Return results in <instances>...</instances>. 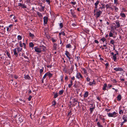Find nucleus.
<instances>
[{
    "mask_svg": "<svg viewBox=\"0 0 127 127\" xmlns=\"http://www.w3.org/2000/svg\"><path fill=\"white\" fill-rule=\"evenodd\" d=\"M22 47H22L23 46L25 48L26 45H25V43H23V44H22Z\"/></svg>",
    "mask_w": 127,
    "mask_h": 127,
    "instance_id": "52",
    "label": "nucleus"
},
{
    "mask_svg": "<svg viewBox=\"0 0 127 127\" xmlns=\"http://www.w3.org/2000/svg\"><path fill=\"white\" fill-rule=\"evenodd\" d=\"M102 12L100 11H97L96 12V13L94 14V15H96V17L98 18L99 17L100 14Z\"/></svg>",
    "mask_w": 127,
    "mask_h": 127,
    "instance_id": "6",
    "label": "nucleus"
},
{
    "mask_svg": "<svg viewBox=\"0 0 127 127\" xmlns=\"http://www.w3.org/2000/svg\"><path fill=\"white\" fill-rule=\"evenodd\" d=\"M97 125L98 127H103V126L102 125H100V123L99 122H98L97 123Z\"/></svg>",
    "mask_w": 127,
    "mask_h": 127,
    "instance_id": "32",
    "label": "nucleus"
},
{
    "mask_svg": "<svg viewBox=\"0 0 127 127\" xmlns=\"http://www.w3.org/2000/svg\"><path fill=\"white\" fill-rule=\"evenodd\" d=\"M109 36L110 37H113V33L112 32H110V33H109Z\"/></svg>",
    "mask_w": 127,
    "mask_h": 127,
    "instance_id": "43",
    "label": "nucleus"
},
{
    "mask_svg": "<svg viewBox=\"0 0 127 127\" xmlns=\"http://www.w3.org/2000/svg\"><path fill=\"white\" fill-rule=\"evenodd\" d=\"M123 119L125 118L126 119H127V116L126 115H124L122 117Z\"/></svg>",
    "mask_w": 127,
    "mask_h": 127,
    "instance_id": "47",
    "label": "nucleus"
},
{
    "mask_svg": "<svg viewBox=\"0 0 127 127\" xmlns=\"http://www.w3.org/2000/svg\"><path fill=\"white\" fill-rule=\"evenodd\" d=\"M110 43L113 45H114L115 43L114 40H113L111 39L110 42Z\"/></svg>",
    "mask_w": 127,
    "mask_h": 127,
    "instance_id": "30",
    "label": "nucleus"
},
{
    "mask_svg": "<svg viewBox=\"0 0 127 127\" xmlns=\"http://www.w3.org/2000/svg\"><path fill=\"white\" fill-rule=\"evenodd\" d=\"M41 10H40V11H43L44 10V6H42V5H41Z\"/></svg>",
    "mask_w": 127,
    "mask_h": 127,
    "instance_id": "39",
    "label": "nucleus"
},
{
    "mask_svg": "<svg viewBox=\"0 0 127 127\" xmlns=\"http://www.w3.org/2000/svg\"><path fill=\"white\" fill-rule=\"evenodd\" d=\"M120 15V16L123 18H125L126 17V15L124 13H121Z\"/></svg>",
    "mask_w": 127,
    "mask_h": 127,
    "instance_id": "22",
    "label": "nucleus"
},
{
    "mask_svg": "<svg viewBox=\"0 0 127 127\" xmlns=\"http://www.w3.org/2000/svg\"><path fill=\"white\" fill-rule=\"evenodd\" d=\"M108 86L109 88H110L112 87V86L110 84H108Z\"/></svg>",
    "mask_w": 127,
    "mask_h": 127,
    "instance_id": "59",
    "label": "nucleus"
},
{
    "mask_svg": "<svg viewBox=\"0 0 127 127\" xmlns=\"http://www.w3.org/2000/svg\"><path fill=\"white\" fill-rule=\"evenodd\" d=\"M76 76L77 78L78 79L83 78V77L80 73H77Z\"/></svg>",
    "mask_w": 127,
    "mask_h": 127,
    "instance_id": "3",
    "label": "nucleus"
},
{
    "mask_svg": "<svg viewBox=\"0 0 127 127\" xmlns=\"http://www.w3.org/2000/svg\"><path fill=\"white\" fill-rule=\"evenodd\" d=\"M113 57L114 61L115 62L117 60L116 54H115L113 56Z\"/></svg>",
    "mask_w": 127,
    "mask_h": 127,
    "instance_id": "19",
    "label": "nucleus"
},
{
    "mask_svg": "<svg viewBox=\"0 0 127 127\" xmlns=\"http://www.w3.org/2000/svg\"><path fill=\"white\" fill-rule=\"evenodd\" d=\"M111 81L113 82V83H116L117 81L113 79V80H112Z\"/></svg>",
    "mask_w": 127,
    "mask_h": 127,
    "instance_id": "38",
    "label": "nucleus"
},
{
    "mask_svg": "<svg viewBox=\"0 0 127 127\" xmlns=\"http://www.w3.org/2000/svg\"><path fill=\"white\" fill-rule=\"evenodd\" d=\"M48 73H45V75H44V76H43V79H45L46 78V76L47 75V74Z\"/></svg>",
    "mask_w": 127,
    "mask_h": 127,
    "instance_id": "45",
    "label": "nucleus"
},
{
    "mask_svg": "<svg viewBox=\"0 0 127 127\" xmlns=\"http://www.w3.org/2000/svg\"><path fill=\"white\" fill-rule=\"evenodd\" d=\"M44 67H43L42 69H41L40 70H39L40 73L41 74L42 72H43V70H44Z\"/></svg>",
    "mask_w": 127,
    "mask_h": 127,
    "instance_id": "31",
    "label": "nucleus"
},
{
    "mask_svg": "<svg viewBox=\"0 0 127 127\" xmlns=\"http://www.w3.org/2000/svg\"><path fill=\"white\" fill-rule=\"evenodd\" d=\"M47 73H48L47 75H48L49 78H51L52 77V74L51 73L49 72H47Z\"/></svg>",
    "mask_w": 127,
    "mask_h": 127,
    "instance_id": "25",
    "label": "nucleus"
},
{
    "mask_svg": "<svg viewBox=\"0 0 127 127\" xmlns=\"http://www.w3.org/2000/svg\"><path fill=\"white\" fill-rule=\"evenodd\" d=\"M52 105H55L56 103V102L54 100L52 102Z\"/></svg>",
    "mask_w": 127,
    "mask_h": 127,
    "instance_id": "34",
    "label": "nucleus"
},
{
    "mask_svg": "<svg viewBox=\"0 0 127 127\" xmlns=\"http://www.w3.org/2000/svg\"><path fill=\"white\" fill-rule=\"evenodd\" d=\"M32 97V96H31L30 95L29 98H28V100L29 101H30L31 100V98Z\"/></svg>",
    "mask_w": 127,
    "mask_h": 127,
    "instance_id": "51",
    "label": "nucleus"
},
{
    "mask_svg": "<svg viewBox=\"0 0 127 127\" xmlns=\"http://www.w3.org/2000/svg\"><path fill=\"white\" fill-rule=\"evenodd\" d=\"M122 98V96L121 95H119L117 97V100L119 101L121 100Z\"/></svg>",
    "mask_w": 127,
    "mask_h": 127,
    "instance_id": "11",
    "label": "nucleus"
},
{
    "mask_svg": "<svg viewBox=\"0 0 127 127\" xmlns=\"http://www.w3.org/2000/svg\"><path fill=\"white\" fill-rule=\"evenodd\" d=\"M64 92V90H61V91H60L59 92V94L60 95H62L63 93Z\"/></svg>",
    "mask_w": 127,
    "mask_h": 127,
    "instance_id": "28",
    "label": "nucleus"
},
{
    "mask_svg": "<svg viewBox=\"0 0 127 127\" xmlns=\"http://www.w3.org/2000/svg\"><path fill=\"white\" fill-rule=\"evenodd\" d=\"M113 7L115 8V10L116 11H117L118 10V8L116 7L115 6H114Z\"/></svg>",
    "mask_w": 127,
    "mask_h": 127,
    "instance_id": "35",
    "label": "nucleus"
},
{
    "mask_svg": "<svg viewBox=\"0 0 127 127\" xmlns=\"http://www.w3.org/2000/svg\"><path fill=\"white\" fill-rule=\"evenodd\" d=\"M57 44L56 43H54L53 44V50H55L57 48Z\"/></svg>",
    "mask_w": 127,
    "mask_h": 127,
    "instance_id": "13",
    "label": "nucleus"
},
{
    "mask_svg": "<svg viewBox=\"0 0 127 127\" xmlns=\"http://www.w3.org/2000/svg\"><path fill=\"white\" fill-rule=\"evenodd\" d=\"M22 50V48L19 47L16 48H15L13 50L14 54L15 55L16 57L18 56V53L20 52Z\"/></svg>",
    "mask_w": 127,
    "mask_h": 127,
    "instance_id": "1",
    "label": "nucleus"
},
{
    "mask_svg": "<svg viewBox=\"0 0 127 127\" xmlns=\"http://www.w3.org/2000/svg\"><path fill=\"white\" fill-rule=\"evenodd\" d=\"M6 54L8 56L9 58H10V54L7 51L6 52Z\"/></svg>",
    "mask_w": 127,
    "mask_h": 127,
    "instance_id": "50",
    "label": "nucleus"
},
{
    "mask_svg": "<svg viewBox=\"0 0 127 127\" xmlns=\"http://www.w3.org/2000/svg\"><path fill=\"white\" fill-rule=\"evenodd\" d=\"M66 47L67 48H71V46L70 44H68L66 45Z\"/></svg>",
    "mask_w": 127,
    "mask_h": 127,
    "instance_id": "21",
    "label": "nucleus"
},
{
    "mask_svg": "<svg viewBox=\"0 0 127 127\" xmlns=\"http://www.w3.org/2000/svg\"><path fill=\"white\" fill-rule=\"evenodd\" d=\"M22 7L23 8H27V7L25 5V4H22Z\"/></svg>",
    "mask_w": 127,
    "mask_h": 127,
    "instance_id": "40",
    "label": "nucleus"
},
{
    "mask_svg": "<svg viewBox=\"0 0 127 127\" xmlns=\"http://www.w3.org/2000/svg\"><path fill=\"white\" fill-rule=\"evenodd\" d=\"M71 3L73 5H75L76 4V2H75L72 1L70 3Z\"/></svg>",
    "mask_w": 127,
    "mask_h": 127,
    "instance_id": "53",
    "label": "nucleus"
},
{
    "mask_svg": "<svg viewBox=\"0 0 127 127\" xmlns=\"http://www.w3.org/2000/svg\"><path fill=\"white\" fill-rule=\"evenodd\" d=\"M37 14L39 17H43L42 14L38 12L37 11Z\"/></svg>",
    "mask_w": 127,
    "mask_h": 127,
    "instance_id": "18",
    "label": "nucleus"
},
{
    "mask_svg": "<svg viewBox=\"0 0 127 127\" xmlns=\"http://www.w3.org/2000/svg\"><path fill=\"white\" fill-rule=\"evenodd\" d=\"M25 78L26 79L30 80V77L28 75H25Z\"/></svg>",
    "mask_w": 127,
    "mask_h": 127,
    "instance_id": "17",
    "label": "nucleus"
},
{
    "mask_svg": "<svg viewBox=\"0 0 127 127\" xmlns=\"http://www.w3.org/2000/svg\"><path fill=\"white\" fill-rule=\"evenodd\" d=\"M40 48H41V50L43 51H45L46 50V47L44 46H42Z\"/></svg>",
    "mask_w": 127,
    "mask_h": 127,
    "instance_id": "14",
    "label": "nucleus"
},
{
    "mask_svg": "<svg viewBox=\"0 0 127 127\" xmlns=\"http://www.w3.org/2000/svg\"><path fill=\"white\" fill-rule=\"evenodd\" d=\"M13 25L12 24L10 25L8 27H6V28L7 29V31L8 32L10 31L11 30V28L13 27Z\"/></svg>",
    "mask_w": 127,
    "mask_h": 127,
    "instance_id": "9",
    "label": "nucleus"
},
{
    "mask_svg": "<svg viewBox=\"0 0 127 127\" xmlns=\"http://www.w3.org/2000/svg\"><path fill=\"white\" fill-rule=\"evenodd\" d=\"M34 50L35 52L39 53L41 52L42 51V50H41V48H38L36 47L34 48Z\"/></svg>",
    "mask_w": 127,
    "mask_h": 127,
    "instance_id": "4",
    "label": "nucleus"
},
{
    "mask_svg": "<svg viewBox=\"0 0 127 127\" xmlns=\"http://www.w3.org/2000/svg\"><path fill=\"white\" fill-rule=\"evenodd\" d=\"M95 43L97 44H98L99 43L98 41L97 40H95Z\"/></svg>",
    "mask_w": 127,
    "mask_h": 127,
    "instance_id": "64",
    "label": "nucleus"
},
{
    "mask_svg": "<svg viewBox=\"0 0 127 127\" xmlns=\"http://www.w3.org/2000/svg\"><path fill=\"white\" fill-rule=\"evenodd\" d=\"M51 40L53 42H55L57 41V40L54 39V38H51Z\"/></svg>",
    "mask_w": 127,
    "mask_h": 127,
    "instance_id": "36",
    "label": "nucleus"
},
{
    "mask_svg": "<svg viewBox=\"0 0 127 127\" xmlns=\"http://www.w3.org/2000/svg\"><path fill=\"white\" fill-rule=\"evenodd\" d=\"M34 46V44L32 42H30L29 43V46L30 47H32Z\"/></svg>",
    "mask_w": 127,
    "mask_h": 127,
    "instance_id": "23",
    "label": "nucleus"
},
{
    "mask_svg": "<svg viewBox=\"0 0 127 127\" xmlns=\"http://www.w3.org/2000/svg\"><path fill=\"white\" fill-rule=\"evenodd\" d=\"M107 85L106 83H105L103 85L102 89L104 90H106V88L107 87Z\"/></svg>",
    "mask_w": 127,
    "mask_h": 127,
    "instance_id": "15",
    "label": "nucleus"
},
{
    "mask_svg": "<svg viewBox=\"0 0 127 127\" xmlns=\"http://www.w3.org/2000/svg\"><path fill=\"white\" fill-rule=\"evenodd\" d=\"M118 0H114V3L115 4H118Z\"/></svg>",
    "mask_w": 127,
    "mask_h": 127,
    "instance_id": "37",
    "label": "nucleus"
},
{
    "mask_svg": "<svg viewBox=\"0 0 127 127\" xmlns=\"http://www.w3.org/2000/svg\"><path fill=\"white\" fill-rule=\"evenodd\" d=\"M61 33L62 35H65V33L63 32H61Z\"/></svg>",
    "mask_w": 127,
    "mask_h": 127,
    "instance_id": "63",
    "label": "nucleus"
},
{
    "mask_svg": "<svg viewBox=\"0 0 127 127\" xmlns=\"http://www.w3.org/2000/svg\"><path fill=\"white\" fill-rule=\"evenodd\" d=\"M101 5H102V6L101 7H100V8L101 9H102L103 8L104 9L105 8V7L104 6V5L103 4H102Z\"/></svg>",
    "mask_w": 127,
    "mask_h": 127,
    "instance_id": "48",
    "label": "nucleus"
},
{
    "mask_svg": "<svg viewBox=\"0 0 127 127\" xmlns=\"http://www.w3.org/2000/svg\"><path fill=\"white\" fill-rule=\"evenodd\" d=\"M106 9L109 8L110 7V5L108 4H107L106 5Z\"/></svg>",
    "mask_w": 127,
    "mask_h": 127,
    "instance_id": "44",
    "label": "nucleus"
},
{
    "mask_svg": "<svg viewBox=\"0 0 127 127\" xmlns=\"http://www.w3.org/2000/svg\"><path fill=\"white\" fill-rule=\"evenodd\" d=\"M99 3V1L98 0H97L96 2L95 3V8L96 9H97L98 5Z\"/></svg>",
    "mask_w": 127,
    "mask_h": 127,
    "instance_id": "10",
    "label": "nucleus"
},
{
    "mask_svg": "<svg viewBox=\"0 0 127 127\" xmlns=\"http://www.w3.org/2000/svg\"><path fill=\"white\" fill-rule=\"evenodd\" d=\"M73 100V102L74 103L76 102H77V100L75 98H74L72 99Z\"/></svg>",
    "mask_w": 127,
    "mask_h": 127,
    "instance_id": "33",
    "label": "nucleus"
},
{
    "mask_svg": "<svg viewBox=\"0 0 127 127\" xmlns=\"http://www.w3.org/2000/svg\"><path fill=\"white\" fill-rule=\"evenodd\" d=\"M47 2L49 4H50V0H46Z\"/></svg>",
    "mask_w": 127,
    "mask_h": 127,
    "instance_id": "60",
    "label": "nucleus"
},
{
    "mask_svg": "<svg viewBox=\"0 0 127 127\" xmlns=\"http://www.w3.org/2000/svg\"><path fill=\"white\" fill-rule=\"evenodd\" d=\"M117 26V27H119L120 26V24L119 22L118 21H116L115 22Z\"/></svg>",
    "mask_w": 127,
    "mask_h": 127,
    "instance_id": "16",
    "label": "nucleus"
},
{
    "mask_svg": "<svg viewBox=\"0 0 127 127\" xmlns=\"http://www.w3.org/2000/svg\"><path fill=\"white\" fill-rule=\"evenodd\" d=\"M19 44H20V47H22V42L21 41H20L19 42Z\"/></svg>",
    "mask_w": 127,
    "mask_h": 127,
    "instance_id": "57",
    "label": "nucleus"
},
{
    "mask_svg": "<svg viewBox=\"0 0 127 127\" xmlns=\"http://www.w3.org/2000/svg\"><path fill=\"white\" fill-rule=\"evenodd\" d=\"M114 69L116 71H123V69L122 68L119 67V68H114Z\"/></svg>",
    "mask_w": 127,
    "mask_h": 127,
    "instance_id": "8",
    "label": "nucleus"
},
{
    "mask_svg": "<svg viewBox=\"0 0 127 127\" xmlns=\"http://www.w3.org/2000/svg\"><path fill=\"white\" fill-rule=\"evenodd\" d=\"M124 120V121H123V122H124L125 123L127 121V119H126L125 118L124 119H123Z\"/></svg>",
    "mask_w": 127,
    "mask_h": 127,
    "instance_id": "61",
    "label": "nucleus"
},
{
    "mask_svg": "<svg viewBox=\"0 0 127 127\" xmlns=\"http://www.w3.org/2000/svg\"><path fill=\"white\" fill-rule=\"evenodd\" d=\"M93 84H95V82L92 83V82H89V84L90 85H92Z\"/></svg>",
    "mask_w": 127,
    "mask_h": 127,
    "instance_id": "54",
    "label": "nucleus"
},
{
    "mask_svg": "<svg viewBox=\"0 0 127 127\" xmlns=\"http://www.w3.org/2000/svg\"><path fill=\"white\" fill-rule=\"evenodd\" d=\"M76 58L77 59V61L78 62H79V60L80 59V57L79 56H78L76 57Z\"/></svg>",
    "mask_w": 127,
    "mask_h": 127,
    "instance_id": "46",
    "label": "nucleus"
},
{
    "mask_svg": "<svg viewBox=\"0 0 127 127\" xmlns=\"http://www.w3.org/2000/svg\"><path fill=\"white\" fill-rule=\"evenodd\" d=\"M88 92H85L84 95V97L85 98L87 97L88 96Z\"/></svg>",
    "mask_w": 127,
    "mask_h": 127,
    "instance_id": "20",
    "label": "nucleus"
},
{
    "mask_svg": "<svg viewBox=\"0 0 127 127\" xmlns=\"http://www.w3.org/2000/svg\"><path fill=\"white\" fill-rule=\"evenodd\" d=\"M22 4L20 3H18V6H22Z\"/></svg>",
    "mask_w": 127,
    "mask_h": 127,
    "instance_id": "62",
    "label": "nucleus"
},
{
    "mask_svg": "<svg viewBox=\"0 0 127 127\" xmlns=\"http://www.w3.org/2000/svg\"><path fill=\"white\" fill-rule=\"evenodd\" d=\"M29 35L30 37L32 38H33L34 37V34H33L31 32L29 33Z\"/></svg>",
    "mask_w": 127,
    "mask_h": 127,
    "instance_id": "24",
    "label": "nucleus"
},
{
    "mask_svg": "<svg viewBox=\"0 0 127 127\" xmlns=\"http://www.w3.org/2000/svg\"><path fill=\"white\" fill-rule=\"evenodd\" d=\"M72 85V84H69L68 85V87L69 88H70L71 87Z\"/></svg>",
    "mask_w": 127,
    "mask_h": 127,
    "instance_id": "58",
    "label": "nucleus"
},
{
    "mask_svg": "<svg viewBox=\"0 0 127 127\" xmlns=\"http://www.w3.org/2000/svg\"><path fill=\"white\" fill-rule=\"evenodd\" d=\"M71 14L73 17H75V15L73 12H71Z\"/></svg>",
    "mask_w": 127,
    "mask_h": 127,
    "instance_id": "55",
    "label": "nucleus"
},
{
    "mask_svg": "<svg viewBox=\"0 0 127 127\" xmlns=\"http://www.w3.org/2000/svg\"><path fill=\"white\" fill-rule=\"evenodd\" d=\"M86 79H87V81L88 82L89 81H90V78L89 77H87V78Z\"/></svg>",
    "mask_w": 127,
    "mask_h": 127,
    "instance_id": "56",
    "label": "nucleus"
},
{
    "mask_svg": "<svg viewBox=\"0 0 127 127\" xmlns=\"http://www.w3.org/2000/svg\"><path fill=\"white\" fill-rule=\"evenodd\" d=\"M59 25L60 27V28H62L63 27V25L62 23H60Z\"/></svg>",
    "mask_w": 127,
    "mask_h": 127,
    "instance_id": "42",
    "label": "nucleus"
},
{
    "mask_svg": "<svg viewBox=\"0 0 127 127\" xmlns=\"http://www.w3.org/2000/svg\"><path fill=\"white\" fill-rule=\"evenodd\" d=\"M65 54L66 55L67 57H70L71 55L69 52L67 51H65Z\"/></svg>",
    "mask_w": 127,
    "mask_h": 127,
    "instance_id": "12",
    "label": "nucleus"
},
{
    "mask_svg": "<svg viewBox=\"0 0 127 127\" xmlns=\"http://www.w3.org/2000/svg\"><path fill=\"white\" fill-rule=\"evenodd\" d=\"M54 93V98H56L58 96V93Z\"/></svg>",
    "mask_w": 127,
    "mask_h": 127,
    "instance_id": "26",
    "label": "nucleus"
},
{
    "mask_svg": "<svg viewBox=\"0 0 127 127\" xmlns=\"http://www.w3.org/2000/svg\"><path fill=\"white\" fill-rule=\"evenodd\" d=\"M82 70L83 71L84 73L85 74L87 73V71L86 69L85 68H83Z\"/></svg>",
    "mask_w": 127,
    "mask_h": 127,
    "instance_id": "41",
    "label": "nucleus"
},
{
    "mask_svg": "<svg viewBox=\"0 0 127 127\" xmlns=\"http://www.w3.org/2000/svg\"><path fill=\"white\" fill-rule=\"evenodd\" d=\"M117 113L114 112L112 113H108V116L109 117H115L117 116Z\"/></svg>",
    "mask_w": 127,
    "mask_h": 127,
    "instance_id": "2",
    "label": "nucleus"
},
{
    "mask_svg": "<svg viewBox=\"0 0 127 127\" xmlns=\"http://www.w3.org/2000/svg\"><path fill=\"white\" fill-rule=\"evenodd\" d=\"M90 105L91 106L90 107V110L91 111V113H92V112L94 110L95 108V107H93V104H91Z\"/></svg>",
    "mask_w": 127,
    "mask_h": 127,
    "instance_id": "7",
    "label": "nucleus"
},
{
    "mask_svg": "<svg viewBox=\"0 0 127 127\" xmlns=\"http://www.w3.org/2000/svg\"><path fill=\"white\" fill-rule=\"evenodd\" d=\"M123 112L124 111L122 110H121L120 109H119V113L120 114H123Z\"/></svg>",
    "mask_w": 127,
    "mask_h": 127,
    "instance_id": "29",
    "label": "nucleus"
},
{
    "mask_svg": "<svg viewBox=\"0 0 127 127\" xmlns=\"http://www.w3.org/2000/svg\"><path fill=\"white\" fill-rule=\"evenodd\" d=\"M22 38V36L18 35L17 36V39L18 40H21Z\"/></svg>",
    "mask_w": 127,
    "mask_h": 127,
    "instance_id": "27",
    "label": "nucleus"
},
{
    "mask_svg": "<svg viewBox=\"0 0 127 127\" xmlns=\"http://www.w3.org/2000/svg\"><path fill=\"white\" fill-rule=\"evenodd\" d=\"M48 18L47 17L45 16L43 18L44 24H46L48 21Z\"/></svg>",
    "mask_w": 127,
    "mask_h": 127,
    "instance_id": "5",
    "label": "nucleus"
},
{
    "mask_svg": "<svg viewBox=\"0 0 127 127\" xmlns=\"http://www.w3.org/2000/svg\"><path fill=\"white\" fill-rule=\"evenodd\" d=\"M105 40L106 39L104 38H103L101 39V40L103 42H104Z\"/></svg>",
    "mask_w": 127,
    "mask_h": 127,
    "instance_id": "49",
    "label": "nucleus"
}]
</instances>
